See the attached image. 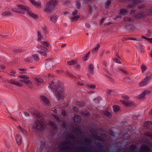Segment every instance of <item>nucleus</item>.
I'll list each match as a JSON object with an SVG mask.
<instances>
[{"label": "nucleus", "mask_w": 152, "mask_h": 152, "mask_svg": "<svg viewBox=\"0 0 152 152\" xmlns=\"http://www.w3.org/2000/svg\"><path fill=\"white\" fill-rule=\"evenodd\" d=\"M151 92V90H145L143 91V99H145L150 94Z\"/></svg>", "instance_id": "obj_13"}, {"label": "nucleus", "mask_w": 152, "mask_h": 152, "mask_svg": "<svg viewBox=\"0 0 152 152\" xmlns=\"http://www.w3.org/2000/svg\"><path fill=\"white\" fill-rule=\"evenodd\" d=\"M41 43L45 47H47L49 46L50 44L46 41H41Z\"/></svg>", "instance_id": "obj_37"}, {"label": "nucleus", "mask_w": 152, "mask_h": 152, "mask_svg": "<svg viewBox=\"0 0 152 152\" xmlns=\"http://www.w3.org/2000/svg\"><path fill=\"white\" fill-rule=\"evenodd\" d=\"M135 46L137 48V50L139 52H140L141 53H142V47L141 45H139V46L137 45H135Z\"/></svg>", "instance_id": "obj_28"}, {"label": "nucleus", "mask_w": 152, "mask_h": 152, "mask_svg": "<svg viewBox=\"0 0 152 152\" xmlns=\"http://www.w3.org/2000/svg\"><path fill=\"white\" fill-rule=\"evenodd\" d=\"M72 110L75 112L78 113V112L79 108L76 107H74L72 108Z\"/></svg>", "instance_id": "obj_51"}, {"label": "nucleus", "mask_w": 152, "mask_h": 152, "mask_svg": "<svg viewBox=\"0 0 152 152\" xmlns=\"http://www.w3.org/2000/svg\"><path fill=\"white\" fill-rule=\"evenodd\" d=\"M128 12L127 10L124 8H122L121 9L118 13L119 14L122 15H127Z\"/></svg>", "instance_id": "obj_15"}, {"label": "nucleus", "mask_w": 152, "mask_h": 152, "mask_svg": "<svg viewBox=\"0 0 152 152\" xmlns=\"http://www.w3.org/2000/svg\"><path fill=\"white\" fill-rule=\"evenodd\" d=\"M76 104L77 106L80 107L85 106L86 104L83 101H78L76 102Z\"/></svg>", "instance_id": "obj_19"}, {"label": "nucleus", "mask_w": 152, "mask_h": 152, "mask_svg": "<svg viewBox=\"0 0 152 152\" xmlns=\"http://www.w3.org/2000/svg\"><path fill=\"white\" fill-rule=\"evenodd\" d=\"M144 146L143 144V152H152V149L149 146H147L145 149Z\"/></svg>", "instance_id": "obj_21"}, {"label": "nucleus", "mask_w": 152, "mask_h": 152, "mask_svg": "<svg viewBox=\"0 0 152 152\" xmlns=\"http://www.w3.org/2000/svg\"><path fill=\"white\" fill-rule=\"evenodd\" d=\"M49 17L50 18V21L54 23H56L57 18V15L55 14L53 15H51L49 16Z\"/></svg>", "instance_id": "obj_11"}, {"label": "nucleus", "mask_w": 152, "mask_h": 152, "mask_svg": "<svg viewBox=\"0 0 152 152\" xmlns=\"http://www.w3.org/2000/svg\"><path fill=\"white\" fill-rule=\"evenodd\" d=\"M80 17L79 15H77L76 16H74L72 18L71 21L72 22H74L77 21L80 18Z\"/></svg>", "instance_id": "obj_38"}, {"label": "nucleus", "mask_w": 152, "mask_h": 152, "mask_svg": "<svg viewBox=\"0 0 152 152\" xmlns=\"http://www.w3.org/2000/svg\"><path fill=\"white\" fill-rule=\"evenodd\" d=\"M143 39H145L147 41L151 44H152V38H147L145 36H143Z\"/></svg>", "instance_id": "obj_36"}, {"label": "nucleus", "mask_w": 152, "mask_h": 152, "mask_svg": "<svg viewBox=\"0 0 152 152\" xmlns=\"http://www.w3.org/2000/svg\"><path fill=\"white\" fill-rule=\"evenodd\" d=\"M132 1L133 2L129 4L128 7H129L132 8L135 6V5L139 3L140 2V0H132L131 1Z\"/></svg>", "instance_id": "obj_9"}, {"label": "nucleus", "mask_w": 152, "mask_h": 152, "mask_svg": "<svg viewBox=\"0 0 152 152\" xmlns=\"http://www.w3.org/2000/svg\"><path fill=\"white\" fill-rule=\"evenodd\" d=\"M24 83L25 84H31L32 83V82L31 81L26 79H25V81Z\"/></svg>", "instance_id": "obj_52"}, {"label": "nucleus", "mask_w": 152, "mask_h": 152, "mask_svg": "<svg viewBox=\"0 0 152 152\" xmlns=\"http://www.w3.org/2000/svg\"><path fill=\"white\" fill-rule=\"evenodd\" d=\"M49 86L53 91V93L58 101L64 99V88L62 82L59 80H54L51 82H49Z\"/></svg>", "instance_id": "obj_1"}, {"label": "nucleus", "mask_w": 152, "mask_h": 152, "mask_svg": "<svg viewBox=\"0 0 152 152\" xmlns=\"http://www.w3.org/2000/svg\"><path fill=\"white\" fill-rule=\"evenodd\" d=\"M55 7V5L49 1L46 3V6L44 10V11L47 13L51 12L54 10Z\"/></svg>", "instance_id": "obj_2"}, {"label": "nucleus", "mask_w": 152, "mask_h": 152, "mask_svg": "<svg viewBox=\"0 0 152 152\" xmlns=\"http://www.w3.org/2000/svg\"><path fill=\"white\" fill-rule=\"evenodd\" d=\"M151 73H148L146 75V77L143 80V86L147 84L149 81H150L152 76Z\"/></svg>", "instance_id": "obj_6"}, {"label": "nucleus", "mask_w": 152, "mask_h": 152, "mask_svg": "<svg viewBox=\"0 0 152 152\" xmlns=\"http://www.w3.org/2000/svg\"><path fill=\"white\" fill-rule=\"evenodd\" d=\"M65 143H61V145L58 146V148H59L61 151H63L64 149L63 145L65 144Z\"/></svg>", "instance_id": "obj_43"}, {"label": "nucleus", "mask_w": 152, "mask_h": 152, "mask_svg": "<svg viewBox=\"0 0 152 152\" xmlns=\"http://www.w3.org/2000/svg\"><path fill=\"white\" fill-rule=\"evenodd\" d=\"M111 4V0H110L108 1H107L105 3V5H106L105 7L107 8V7L109 6Z\"/></svg>", "instance_id": "obj_42"}, {"label": "nucleus", "mask_w": 152, "mask_h": 152, "mask_svg": "<svg viewBox=\"0 0 152 152\" xmlns=\"http://www.w3.org/2000/svg\"><path fill=\"white\" fill-rule=\"evenodd\" d=\"M104 114L107 116L109 118H110V116L111 115V113L108 111H105L104 113Z\"/></svg>", "instance_id": "obj_46"}, {"label": "nucleus", "mask_w": 152, "mask_h": 152, "mask_svg": "<svg viewBox=\"0 0 152 152\" xmlns=\"http://www.w3.org/2000/svg\"><path fill=\"white\" fill-rule=\"evenodd\" d=\"M88 71L92 74L93 75L94 73V67L93 64H90L88 67Z\"/></svg>", "instance_id": "obj_14"}, {"label": "nucleus", "mask_w": 152, "mask_h": 152, "mask_svg": "<svg viewBox=\"0 0 152 152\" xmlns=\"http://www.w3.org/2000/svg\"><path fill=\"white\" fill-rule=\"evenodd\" d=\"M45 67L46 69H49L52 67L53 65V62L51 59H48L45 63Z\"/></svg>", "instance_id": "obj_8"}, {"label": "nucleus", "mask_w": 152, "mask_h": 152, "mask_svg": "<svg viewBox=\"0 0 152 152\" xmlns=\"http://www.w3.org/2000/svg\"><path fill=\"white\" fill-rule=\"evenodd\" d=\"M75 122L76 123H80L81 121L80 116L78 115H75L74 117Z\"/></svg>", "instance_id": "obj_17"}, {"label": "nucleus", "mask_w": 152, "mask_h": 152, "mask_svg": "<svg viewBox=\"0 0 152 152\" xmlns=\"http://www.w3.org/2000/svg\"><path fill=\"white\" fill-rule=\"evenodd\" d=\"M152 15V7L150 8L147 11L146 13H145L144 11H143V18L145 16L147 15Z\"/></svg>", "instance_id": "obj_12"}, {"label": "nucleus", "mask_w": 152, "mask_h": 152, "mask_svg": "<svg viewBox=\"0 0 152 152\" xmlns=\"http://www.w3.org/2000/svg\"><path fill=\"white\" fill-rule=\"evenodd\" d=\"M22 137L21 136L16 134L15 137V140L17 145H19L22 143Z\"/></svg>", "instance_id": "obj_10"}, {"label": "nucleus", "mask_w": 152, "mask_h": 152, "mask_svg": "<svg viewBox=\"0 0 152 152\" xmlns=\"http://www.w3.org/2000/svg\"><path fill=\"white\" fill-rule=\"evenodd\" d=\"M129 80V79L128 77H125L123 80V81L125 83H127Z\"/></svg>", "instance_id": "obj_57"}, {"label": "nucleus", "mask_w": 152, "mask_h": 152, "mask_svg": "<svg viewBox=\"0 0 152 152\" xmlns=\"http://www.w3.org/2000/svg\"><path fill=\"white\" fill-rule=\"evenodd\" d=\"M31 3L35 7H39L41 6V4L40 2H36V1L34 0H29Z\"/></svg>", "instance_id": "obj_16"}, {"label": "nucleus", "mask_w": 152, "mask_h": 152, "mask_svg": "<svg viewBox=\"0 0 152 152\" xmlns=\"http://www.w3.org/2000/svg\"><path fill=\"white\" fill-rule=\"evenodd\" d=\"M1 15L3 16H10L11 15V13L10 12H5L2 13Z\"/></svg>", "instance_id": "obj_35"}, {"label": "nucleus", "mask_w": 152, "mask_h": 152, "mask_svg": "<svg viewBox=\"0 0 152 152\" xmlns=\"http://www.w3.org/2000/svg\"><path fill=\"white\" fill-rule=\"evenodd\" d=\"M80 68V66L79 64H77L76 65L75 67V69L77 70H78Z\"/></svg>", "instance_id": "obj_61"}, {"label": "nucleus", "mask_w": 152, "mask_h": 152, "mask_svg": "<svg viewBox=\"0 0 152 152\" xmlns=\"http://www.w3.org/2000/svg\"><path fill=\"white\" fill-rule=\"evenodd\" d=\"M136 98L137 99H142V93H141L140 94L135 96Z\"/></svg>", "instance_id": "obj_54"}, {"label": "nucleus", "mask_w": 152, "mask_h": 152, "mask_svg": "<svg viewBox=\"0 0 152 152\" xmlns=\"http://www.w3.org/2000/svg\"><path fill=\"white\" fill-rule=\"evenodd\" d=\"M35 80L36 81L37 83L36 84L38 86L41 83L43 82V80L39 78H35Z\"/></svg>", "instance_id": "obj_23"}, {"label": "nucleus", "mask_w": 152, "mask_h": 152, "mask_svg": "<svg viewBox=\"0 0 152 152\" xmlns=\"http://www.w3.org/2000/svg\"><path fill=\"white\" fill-rule=\"evenodd\" d=\"M76 7L77 9H80L81 7V3L78 1H76L75 3Z\"/></svg>", "instance_id": "obj_34"}, {"label": "nucleus", "mask_w": 152, "mask_h": 152, "mask_svg": "<svg viewBox=\"0 0 152 152\" xmlns=\"http://www.w3.org/2000/svg\"><path fill=\"white\" fill-rule=\"evenodd\" d=\"M11 10L13 12H16L17 13H18V9L16 8H12L11 9Z\"/></svg>", "instance_id": "obj_63"}, {"label": "nucleus", "mask_w": 152, "mask_h": 152, "mask_svg": "<svg viewBox=\"0 0 152 152\" xmlns=\"http://www.w3.org/2000/svg\"><path fill=\"white\" fill-rule=\"evenodd\" d=\"M121 102L125 106L127 107L135 106V104L133 102H127L125 100H120Z\"/></svg>", "instance_id": "obj_5"}, {"label": "nucleus", "mask_w": 152, "mask_h": 152, "mask_svg": "<svg viewBox=\"0 0 152 152\" xmlns=\"http://www.w3.org/2000/svg\"><path fill=\"white\" fill-rule=\"evenodd\" d=\"M77 12H78V11L77 10H74V11L72 12V14L73 15V16L75 15H77Z\"/></svg>", "instance_id": "obj_62"}, {"label": "nucleus", "mask_w": 152, "mask_h": 152, "mask_svg": "<svg viewBox=\"0 0 152 152\" xmlns=\"http://www.w3.org/2000/svg\"><path fill=\"white\" fill-rule=\"evenodd\" d=\"M42 38V36L41 35V32L40 31L38 32V41H40Z\"/></svg>", "instance_id": "obj_48"}, {"label": "nucleus", "mask_w": 152, "mask_h": 152, "mask_svg": "<svg viewBox=\"0 0 152 152\" xmlns=\"http://www.w3.org/2000/svg\"><path fill=\"white\" fill-rule=\"evenodd\" d=\"M28 14L31 17L36 19L38 18V15H35L34 13H32L31 10L29 12H28Z\"/></svg>", "instance_id": "obj_22"}, {"label": "nucleus", "mask_w": 152, "mask_h": 152, "mask_svg": "<svg viewBox=\"0 0 152 152\" xmlns=\"http://www.w3.org/2000/svg\"><path fill=\"white\" fill-rule=\"evenodd\" d=\"M41 99L45 103L47 104L49 103V101L46 97L44 96H41Z\"/></svg>", "instance_id": "obj_24"}, {"label": "nucleus", "mask_w": 152, "mask_h": 152, "mask_svg": "<svg viewBox=\"0 0 152 152\" xmlns=\"http://www.w3.org/2000/svg\"><path fill=\"white\" fill-rule=\"evenodd\" d=\"M126 28L127 29L129 30H134L136 29V27L132 24L126 25Z\"/></svg>", "instance_id": "obj_20"}, {"label": "nucleus", "mask_w": 152, "mask_h": 152, "mask_svg": "<svg viewBox=\"0 0 152 152\" xmlns=\"http://www.w3.org/2000/svg\"><path fill=\"white\" fill-rule=\"evenodd\" d=\"M41 145L39 146V148L41 151H42L43 149L46 147V144L45 142L41 141Z\"/></svg>", "instance_id": "obj_27"}, {"label": "nucleus", "mask_w": 152, "mask_h": 152, "mask_svg": "<svg viewBox=\"0 0 152 152\" xmlns=\"http://www.w3.org/2000/svg\"><path fill=\"white\" fill-rule=\"evenodd\" d=\"M12 51L14 53H20L24 51L23 50L20 49L13 50Z\"/></svg>", "instance_id": "obj_29"}, {"label": "nucleus", "mask_w": 152, "mask_h": 152, "mask_svg": "<svg viewBox=\"0 0 152 152\" xmlns=\"http://www.w3.org/2000/svg\"><path fill=\"white\" fill-rule=\"evenodd\" d=\"M124 138L126 140L129 139L130 137V135L127 133H125L124 134Z\"/></svg>", "instance_id": "obj_39"}, {"label": "nucleus", "mask_w": 152, "mask_h": 152, "mask_svg": "<svg viewBox=\"0 0 152 152\" xmlns=\"http://www.w3.org/2000/svg\"><path fill=\"white\" fill-rule=\"evenodd\" d=\"M19 78H21L22 79H28L29 78V77L26 75H20L18 76Z\"/></svg>", "instance_id": "obj_41"}, {"label": "nucleus", "mask_w": 152, "mask_h": 152, "mask_svg": "<svg viewBox=\"0 0 152 152\" xmlns=\"http://www.w3.org/2000/svg\"><path fill=\"white\" fill-rule=\"evenodd\" d=\"M112 59L113 61L115 62L116 63L119 64H121V62L116 58H112Z\"/></svg>", "instance_id": "obj_47"}, {"label": "nucleus", "mask_w": 152, "mask_h": 152, "mask_svg": "<svg viewBox=\"0 0 152 152\" xmlns=\"http://www.w3.org/2000/svg\"><path fill=\"white\" fill-rule=\"evenodd\" d=\"M87 86L91 89H95L96 88V86L95 85L88 84Z\"/></svg>", "instance_id": "obj_49"}, {"label": "nucleus", "mask_w": 152, "mask_h": 152, "mask_svg": "<svg viewBox=\"0 0 152 152\" xmlns=\"http://www.w3.org/2000/svg\"><path fill=\"white\" fill-rule=\"evenodd\" d=\"M113 110L115 112H117L120 109L121 107L118 105H114L113 106Z\"/></svg>", "instance_id": "obj_25"}, {"label": "nucleus", "mask_w": 152, "mask_h": 152, "mask_svg": "<svg viewBox=\"0 0 152 152\" xmlns=\"http://www.w3.org/2000/svg\"><path fill=\"white\" fill-rule=\"evenodd\" d=\"M107 77L109 79L110 81L112 82L113 83H115V81L113 79L112 77H110L109 76H107Z\"/></svg>", "instance_id": "obj_55"}, {"label": "nucleus", "mask_w": 152, "mask_h": 152, "mask_svg": "<svg viewBox=\"0 0 152 152\" xmlns=\"http://www.w3.org/2000/svg\"><path fill=\"white\" fill-rule=\"evenodd\" d=\"M151 35V33L150 32V31L148 30V31L147 33L146 34V35L148 37H150Z\"/></svg>", "instance_id": "obj_64"}, {"label": "nucleus", "mask_w": 152, "mask_h": 152, "mask_svg": "<svg viewBox=\"0 0 152 152\" xmlns=\"http://www.w3.org/2000/svg\"><path fill=\"white\" fill-rule=\"evenodd\" d=\"M35 127L34 128L40 131H42L44 128V123L41 121L37 119L34 123Z\"/></svg>", "instance_id": "obj_3"}, {"label": "nucleus", "mask_w": 152, "mask_h": 152, "mask_svg": "<svg viewBox=\"0 0 152 152\" xmlns=\"http://www.w3.org/2000/svg\"><path fill=\"white\" fill-rule=\"evenodd\" d=\"M150 124H152V121H146L144 123V126L148 127H149Z\"/></svg>", "instance_id": "obj_30"}, {"label": "nucleus", "mask_w": 152, "mask_h": 152, "mask_svg": "<svg viewBox=\"0 0 152 152\" xmlns=\"http://www.w3.org/2000/svg\"><path fill=\"white\" fill-rule=\"evenodd\" d=\"M82 114L83 115L87 116H89L91 115L90 113L88 111L83 112L82 113Z\"/></svg>", "instance_id": "obj_50"}, {"label": "nucleus", "mask_w": 152, "mask_h": 152, "mask_svg": "<svg viewBox=\"0 0 152 152\" xmlns=\"http://www.w3.org/2000/svg\"><path fill=\"white\" fill-rule=\"evenodd\" d=\"M106 92L107 94L110 95H115L116 94V92L110 89L107 90Z\"/></svg>", "instance_id": "obj_32"}, {"label": "nucleus", "mask_w": 152, "mask_h": 152, "mask_svg": "<svg viewBox=\"0 0 152 152\" xmlns=\"http://www.w3.org/2000/svg\"><path fill=\"white\" fill-rule=\"evenodd\" d=\"M100 46L99 44H97L96 47L95 48H94L93 50H92L93 52H95L97 51L98 50L100 47Z\"/></svg>", "instance_id": "obj_45"}, {"label": "nucleus", "mask_w": 152, "mask_h": 152, "mask_svg": "<svg viewBox=\"0 0 152 152\" xmlns=\"http://www.w3.org/2000/svg\"><path fill=\"white\" fill-rule=\"evenodd\" d=\"M121 18H122V16L121 15H117L115 16V17L114 18H113V19L114 20H116V19H117L118 18L121 19Z\"/></svg>", "instance_id": "obj_59"}, {"label": "nucleus", "mask_w": 152, "mask_h": 152, "mask_svg": "<svg viewBox=\"0 0 152 152\" xmlns=\"http://www.w3.org/2000/svg\"><path fill=\"white\" fill-rule=\"evenodd\" d=\"M74 131L76 132H81V131L80 129L77 128H74Z\"/></svg>", "instance_id": "obj_60"}, {"label": "nucleus", "mask_w": 152, "mask_h": 152, "mask_svg": "<svg viewBox=\"0 0 152 152\" xmlns=\"http://www.w3.org/2000/svg\"><path fill=\"white\" fill-rule=\"evenodd\" d=\"M77 63V61L76 60H72L70 61H67V64L70 66L76 64Z\"/></svg>", "instance_id": "obj_18"}, {"label": "nucleus", "mask_w": 152, "mask_h": 152, "mask_svg": "<svg viewBox=\"0 0 152 152\" xmlns=\"http://www.w3.org/2000/svg\"><path fill=\"white\" fill-rule=\"evenodd\" d=\"M37 48L38 49H40V50H37V52L40 53L42 55L45 56H47L46 53L49 51L47 48L41 45H37Z\"/></svg>", "instance_id": "obj_4"}, {"label": "nucleus", "mask_w": 152, "mask_h": 152, "mask_svg": "<svg viewBox=\"0 0 152 152\" xmlns=\"http://www.w3.org/2000/svg\"><path fill=\"white\" fill-rule=\"evenodd\" d=\"M90 54V52L89 51L88 52V53L83 57V60L86 61L88 59V58L89 57Z\"/></svg>", "instance_id": "obj_31"}, {"label": "nucleus", "mask_w": 152, "mask_h": 152, "mask_svg": "<svg viewBox=\"0 0 152 152\" xmlns=\"http://www.w3.org/2000/svg\"><path fill=\"white\" fill-rule=\"evenodd\" d=\"M49 124L50 126L53 127L54 129H56V125L53 122L50 121Z\"/></svg>", "instance_id": "obj_40"}, {"label": "nucleus", "mask_w": 152, "mask_h": 152, "mask_svg": "<svg viewBox=\"0 0 152 152\" xmlns=\"http://www.w3.org/2000/svg\"><path fill=\"white\" fill-rule=\"evenodd\" d=\"M33 58L36 61H38L39 60V58L37 55L35 54L32 55Z\"/></svg>", "instance_id": "obj_33"}, {"label": "nucleus", "mask_w": 152, "mask_h": 152, "mask_svg": "<svg viewBox=\"0 0 152 152\" xmlns=\"http://www.w3.org/2000/svg\"><path fill=\"white\" fill-rule=\"evenodd\" d=\"M136 146L135 145H132L130 146V148L132 150H134L136 148Z\"/></svg>", "instance_id": "obj_58"}, {"label": "nucleus", "mask_w": 152, "mask_h": 152, "mask_svg": "<svg viewBox=\"0 0 152 152\" xmlns=\"http://www.w3.org/2000/svg\"><path fill=\"white\" fill-rule=\"evenodd\" d=\"M18 127V128L20 129L21 132H22L23 133H24V132L26 133V131L21 127V126H19Z\"/></svg>", "instance_id": "obj_56"}, {"label": "nucleus", "mask_w": 152, "mask_h": 152, "mask_svg": "<svg viewBox=\"0 0 152 152\" xmlns=\"http://www.w3.org/2000/svg\"><path fill=\"white\" fill-rule=\"evenodd\" d=\"M49 1L51 3L53 4L54 5L57 4L58 3L57 0H49Z\"/></svg>", "instance_id": "obj_53"}, {"label": "nucleus", "mask_w": 152, "mask_h": 152, "mask_svg": "<svg viewBox=\"0 0 152 152\" xmlns=\"http://www.w3.org/2000/svg\"><path fill=\"white\" fill-rule=\"evenodd\" d=\"M66 74L69 77H72V78H74L75 77L72 74L69 73V72L66 71Z\"/></svg>", "instance_id": "obj_44"}, {"label": "nucleus", "mask_w": 152, "mask_h": 152, "mask_svg": "<svg viewBox=\"0 0 152 152\" xmlns=\"http://www.w3.org/2000/svg\"><path fill=\"white\" fill-rule=\"evenodd\" d=\"M18 7L20 9L23 10L28 13V12L31 10L30 8L26 5H23L21 4H19L17 5Z\"/></svg>", "instance_id": "obj_7"}, {"label": "nucleus", "mask_w": 152, "mask_h": 152, "mask_svg": "<svg viewBox=\"0 0 152 152\" xmlns=\"http://www.w3.org/2000/svg\"><path fill=\"white\" fill-rule=\"evenodd\" d=\"M134 17L137 19H140L142 18V13H137L134 15Z\"/></svg>", "instance_id": "obj_26"}]
</instances>
